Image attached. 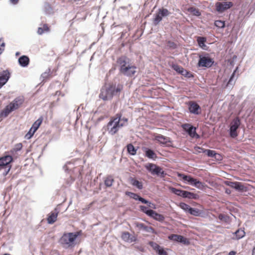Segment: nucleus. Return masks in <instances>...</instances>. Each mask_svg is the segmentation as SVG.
Masks as SVG:
<instances>
[{
  "label": "nucleus",
  "mask_w": 255,
  "mask_h": 255,
  "mask_svg": "<svg viewBox=\"0 0 255 255\" xmlns=\"http://www.w3.org/2000/svg\"><path fill=\"white\" fill-rule=\"evenodd\" d=\"M123 89V85L118 84L116 85V84H112L105 88H102L99 97L105 101L110 100L114 96L119 97Z\"/></svg>",
  "instance_id": "2"
},
{
  "label": "nucleus",
  "mask_w": 255,
  "mask_h": 255,
  "mask_svg": "<svg viewBox=\"0 0 255 255\" xmlns=\"http://www.w3.org/2000/svg\"><path fill=\"white\" fill-rule=\"evenodd\" d=\"M252 255H255V246L253 249Z\"/></svg>",
  "instance_id": "60"
},
{
  "label": "nucleus",
  "mask_w": 255,
  "mask_h": 255,
  "mask_svg": "<svg viewBox=\"0 0 255 255\" xmlns=\"http://www.w3.org/2000/svg\"><path fill=\"white\" fill-rule=\"evenodd\" d=\"M24 102V98L22 96L16 97L9 105L15 111L20 107Z\"/></svg>",
  "instance_id": "18"
},
{
  "label": "nucleus",
  "mask_w": 255,
  "mask_h": 255,
  "mask_svg": "<svg viewBox=\"0 0 255 255\" xmlns=\"http://www.w3.org/2000/svg\"><path fill=\"white\" fill-rule=\"evenodd\" d=\"M137 67L134 64L131 63L128 67H125L124 70L120 72L121 74L128 77H132L136 72Z\"/></svg>",
  "instance_id": "16"
},
{
  "label": "nucleus",
  "mask_w": 255,
  "mask_h": 255,
  "mask_svg": "<svg viewBox=\"0 0 255 255\" xmlns=\"http://www.w3.org/2000/svg\"><path fill=\"white\" fill-rule=\"evenodd\" d=\"M188 110L191 114L199 115L201 113V108L200 105L194 101H190L188 103Z\"/></svg>",
  "instance_id": "17"
},
{
  "label": "nucleus",
  "mask_w": 255,
  "mask_h": 255,
  "mask_svg": "<svg viewBox=\"0 0 255 255\" xmlns=\"http://www.w3.org/2000/svg\"><path fill=\"white\" fill-rule=\"evenodd\" d=\"M9 78L10 73L7 70L0 72V89L7 83Z\"/></svg>",
  "instance_id": "21"
},
{
  "label": "nucleus",
  "mask_w": 255,
  "mask_h": 255,
  "mask_svg": "<svg viewBox=\"0 0 255 255\" xmlns=\"http://www.w3.org/2000/svg\"><path fill=\"white\" fill-rule=\"evenodd\" d=\"M42 121L43 118L42 117H40L33 124L30 128L33 129L34 131H36L41 125Z\"/></svg>",
  "instance_id": "38"
},
{
  "label": "nucleus",
  "mask_w": 255,
  "mask_h": 255,
  "mask_svg": "<svg viewBox=\"0 0 255 255\" xmlns=\"http://www.w3.org/2000/svg\"><path fill=\"white\" fill-rule=\"evenodd\" d=\"M51 75V69L50 68H48L46 70L45 72L41 74L40 76V79H41L42 80L41 82L44 83L46 81V80L49 78Z\"/></svg>",
  "instance_id": "35"
},
{
  "label": "nucleus",
  "mask_w": 255,
  "mask_h": 255,
  "mask_svg": "<svg viewBox=\"0 0 255 255\" xmlns=\"http://www.w3.org/2000/svg\"><path fill=\"white\" fill-rule=\"evenodd\" d=\"M156 252L159 255H168V253L165 251L164 249L161 247Z\"/></svg>",
  "instance_id": "52"
},
{
  "label": "nucleus",
  "mask_w": 255,
  "mask_h": 255,
  "mask_svg": "<svg viewBox=\"0 0 255 255\" xmlns=\"http://www.w3.org/2000/svg\"><path fill=\"white\" fill-rule=\"evenodd\" d=\"M13 159L12 156L9 153L8 155H5L0 157V165L4 167L6 166H11L10 163L13 162Z\"/></svg>",
  "instance_id": "19"
},
{
  "label": "nucleus",
  "mask_w": 255,
  "mask_h": 255,
  "mask_svg": "<svg viewBox=\"0 0 255 255\" xmlns=\"http://www.w3.org/2000/svg\"><path fill=\"white\" fill-rule=\"evenodd\" d=\"M187 10L188 12L191 13L193 15L196 16H199L201 15L199 9L194 6L189 7L187 9Z\"/></svg>",
  "instance_id": "40"
},
{
  "label": "nucleus",
  "mask_w": 255,
  "mask_h": 255,
  "mask_svg": "<svg viewBox=\"0 0 255 255\" xmlns=\"http://www.w3.org/2000/svg\"><path fill=\"white\" fill-rule=\"evenodd\" d=\"M166 46L169 49H175L177 47V45L176 43L170 40H168L167 41Z\"/></svg>",
  "instance_id": "48"
},
{
  "label": "nucleus",
  "mask_w": 255,
  "mask_h": 255,
  "mask_svg": "<svg viewBox=\"0 0 255 255\" xmlns=\"http://www.w3.org/2000/svg\"><path fill=\"white\" fill-rule=\"evenodd\" d=\"M117 63L118 65L120 73L124 70L125 67H128V65L131 64L130 59L125 55L118 57L117 59Z\"/></svg>",
  "instance_id": "14"
},
{
  "label": "nucleus",
  "mask_w": 255,
  "mask_h": 255,
  "mask_svg": "<svg viewBox=\"0 0 255 255\" xmlns=\"http://www.w3.org/2000/svg\"><path fill=\"white\" fill-rule=\"evenodd\" d=\"M155 139L160 144L167 146H170L169 143H172V140L170 137L164 136L160 134L155 136Z\"/></svg>",
  "instance_id": "20"
},
{
  "label": "nucleus",
  "mask_w": 255,
  "mask_h": 255,
  "mask_svg": "<svg viewBox=\"0 0 255 255\" xmlns=\"http://www.w3.org/2000/svg\"><path fill=\"white\" fill-rule=\"evenodd\" d=\"M114 179L111 176H108L105 180V184L107 187H110L112 186Z\"/></svg>",
  "instance_id": "46"
},
{
  "label": "nucleus",
  "mask_w": 255,
  "mask_h": 255,
  "mask_svg": "<svg viewBox=\"0 0 255 255\" xmlns=\"http://www.w3.org/2000/svg\"><path fill=\"white\" fill-rule=\"evenodd\" d=\"M206 40H207V39L205 37L198 36L197 37V41L198 46L203 50H207V46L205 44V42H206Z\"/></svg>",
  "instance_id": "28"
},
{
  "label": "nucleus",
  "mask_w": 255,
  "mask_h": 255,
  "mask_svg": "<svg viewBox=\"0 0 255 255\" xmlns=\"http://www.w3.org/2000/svg\"><path fill=\"white\" fill-rule=\"evenodd\" d=\"M22 144L21 143H17L14 145V147L8 152V153L12 156H14L17 151H20L22 149Z\"/></svg>",
  "instance_id": "36"
},
{
  "label": "nucleus",
  "mask_w": 255,
  "mask_h": 255,
  "mask_svg": "<svg viewBox=\"0 0 255 255\" xmlns=\"http://www.w3.org/2000/svg\"><path fill=\"white\" fill-rule=\"evenodd\" d=\"M5 46V43L4 42H2L1 44H0V47L2 48H3V47H4Z\"/></svg>",
  "instance_id": "61"
},
{
  "label": "nucleus",
  "mask_w": 255,
  "mask_h": 255,
  "mask_svg": "<svg viewBox=\"0 0 255 255\" xmlns=\"http://www.w3.org/2000/svg\"><path fill=\"white\" fill-rule=\"evenodd\" d=\"M241 125V121L238 117H236L230 124L229 133L232 138H235L238 135L237 130Z\"/></svg>",
  "instance_id": "10"
},
{
  "label": "nucleus",
  "mask_w": 255,
  "mask_h": 255,
  "mask_svg": "<svg viewBox=\"0 0 255 255\" xmlns=\"http://www.w3.org/2000/svg\"><path fill=\"white\" fill-rule=\"evenodd\" d=\"M128 153L131 155H135L136 154L137 149L131 143L128 144L127 145Z\"/></svg>",
  "instance_id": "34"
},
{
  "label": "nucleus",
  "mask_w": 255,
  "mask_h": 255,
  "mask_svg": "<svg viewBox=\"0 0 255 255\" xmlns=\"http://www.w3.org/2000/svg\"><path fill=\"white\" fill-rule=\"evenodd\" d=\"M181 127L191 137L197 139L200 138V135L196 132V128L192 124L188 123L183 124L181 125Z\"/></svg>",
  "instance_id": "11"
},
{
  "label": "nucleus",
  "mask_w": 255,
  "mask_h": 255,
  "mask_svg": "<svg viewBox=\"0 0 255 255\" xmlns=\"http://www.w3.org/2000/svg\"><path fill=\"white\" fill-rule=\"evenodd\" d=\"M150 217L160 222H163L165 219V217L163 215L158 214L154 210L153 211Z\"/></svg>",
  "instance_id": "31"
},
{
  "label": "nucleus",
  "mask_w": 255,
  "mask_h": 255,
  "mask_svg": "<svg viewBox=\"0 0 255 255\" xmlns=\"http://www.w3.org/2000/svg\"><path fill=\"white\" fill-rule=\"evenodd\" d=\"M214 25L218 28H224L225 27V21L221 20L215 21Z\"/></svg>",
  "instance_id": "45"
},
{
  "label": "nucleus",
  "mask_w": 255,
  "mask_h": 255,
  "mask_svg": "<svg viewBox=\"0 0 255 255\" xmlns=\"http://www.w3.org/2000/svg\"><path fill=\"white\" fill-rule=\"evenodd\" d=\"M214 59L210 56L209 54L206 53L199 56L197 67L209 68L214 65Z\"/></svg>",
  "instance_id": "6"
},
{
  "label": "nucleus",
  "mask_w": 255,
  "mask_h": 255,
  "mask_svg": "<svg viewBox=\"0 0 255 255\" xmlns=\"http://www.w3.org/2000/svg\"><path fill=\"white\" fill-rule=\"evenodd\" d=\"M59 212V210L57 208H55L54 211L49 214L47 219L49 224H52L56 221Z\"/></svg>",
  "instance_id": "23"
},
{
  "label": "nucleus",
  "mask_w": 255,
  "mask_h": 255,
  "mask_svg": "<svg viewBox=\"0 0 255 255\" xmlns=\"http://www.w3.org/2000/svg\"><path fill=\"white\" fill-rule=\"evenodd\" d=\"M136 226L140 229H142L147 233H151L154 234H156V232L152 227L146 226L143 223H137Z\"/></svg>",
  "instance_id": "26"
},
{
  "label": "nucleus",
  "mask_w": 255,
  "mask_h": 255,
  "mask_svg": "<svg viewBox=\"0 0 255 255\" xmlns=\"http://www.w3.org/2000/svg\"><path fill=\"white\" fill-rule=\"evenodd\" d=\"M145 169L153 175H156L160 178H164L167 173L160 166L152 163H148L144 166Z\"/></svg>",
  "instance_id": "5"
},
{
  "label": "nucleus",
  "mask_w": 255,
  "mask_h": 255,
  "mask_svg": "<svg viewBox=\"0 0 255 255\" xmlns=\"http://www.w3.org/2000/svg\"><path fill=\"white\" fill-rule=\"evenodd\" d=\"M49 30L47 24H44L43 27H38L37 32L39 35H42L45 31H48Z\"/></svg>",
  "instance_id": "44"
},
{
  "label": "nucleus",
  "mask_w": 255,
  "mask_h": 255,
  "mask_svg": "<svg viewBox=\"0 0 255 255\" xmlns=\"http://www.w3.org/2000/svg\"><path fill=\"white\" fill-rule=\"evenodd\" d=\"M10 255V254H7V253H5V254H4V255Z\"/></svg>",
  "instance_id": "64"
},
{
  "label": "nucleus",
  "mask_w": 255,
  "mask_h": 255,
  "mask_svg": "<svg viewBox=\"0 0 255 255\" xmlns=\"http://www.w3.org/2000/svg\"><path fill=\"white\" fill-rule=\"evenodd\" d=\"M218 219L220 221H223L226 223H230L231 222L230 217L223 214H220L218 216Z\"/></svg>",
  "instance_id": "43"
},
{
  "label": "nucleus",
  "mask_w": 255,
  "mask_h": 255,
  "mask_svg": "<svg viewBox=\"0 0 255 255\" xmlns=\"http://www.w3.org/2000/svg\"><path fill=\"white\" fill-rule=\"evenodd\" d=\"M168 239L178 243L182 244L184 245H189L190 244V242L188 239L180 235H170L168 236Z\"/></svg>",
  "instance_id": "15"
},
{
  "label": "nucleus",
  "mask_w": 255,
  "mask_h": 255,
  "mask_svg": "<svg viewBox=\"0 0 255 255\" xmlns=\"http://www.w3.org/2000/svg\"><path fill=\"white\" fill-rule=\"evenodd\" d=\"M10 3L13 5L17 4L19 1V0H9Z\"/></svg>",
  "instance_id": "55"
},
{
  "label": "nucleus",
  "mask_w": 255,
  "mask_h": 255,
  "mask_svg": "<svg viewBox=\"0 0 255 255\" xmlns=\"http://www.w3.org/2000/svg\"><path fill=\"white\" fill-rule=\"evenodd\" d=\"M12 111H13V110L8 104L4 108V109L2 111L0 112V116L6 117Z\"/></svg>",
  "instance_id": "32"
},
{
  "label": "nucleus",
  "mask_w": 255,
  "mask_h": 255,
  "mask_svg": "<svg viewBox=\"0 0 255 255\" xmlns=\"http://www.w3.org/2000/svg\"><path fill=\"white\" fill-rule=\"evenodd\" d=\"M128 119L122 118V114L118 113L115 116L112 117L107 125L108 133L113 135L119 130L120 128L127 125Z\"/></svg>",
  "instance_id": "1"
},
{
  "label": "nucleus",
  "mask_w": 255,
  "mask_h": 255,
  "mask_svg": "<svg viewBox=\"0 0 255 255\" xmlns=\"http://www.w3.org/2000/svg\"><path fill=\"white\" fill-rule=\"evenodd\" d=\"M234 237H233L234 240H239L243 238L245 236V232L242 229H238L233 233Z\"/></svg>",
  "instance_id": "29"
},
{
  "label": "nucleus",
  "mask_w": 255,
  "mask_h": 255,
  "mask_svg": "<svg viewBox=\"0 0 255 255\" xmlns=\"http://www.w3.org/2000/svg\"><path fill=\"white\" fill-rule=\"evenodd\" d=\"M194 149L196 151L195 153H205V151L204 150H206V149L200 147V146H195L194 148Z\"/></svg>",
  "instance_id": "53"
},
{
  "label": "nucleus",
  "mask_w": 255,
  "mask_h": 255,
  "mask_svg": "<svg viewBox=\"0 0 255 255\" xmlns=\"http://www.w3.org/2000/svg\"><path fill=\"white\" fill-rule=\"evenodd\" d=\"M171 68L175 71L177 73L182 74V72H183V70L184 68H183L182 66L178 65L177 64H172L170 65Z\"/></svg>",
  "instance_id": "41"
},
{
  "label": "nucleus",
  "mask_w": 255,
  "mask_h": 255,
  "mask_svg": "<svg viewBox=\"0 0 255 255\" xmlns=\"http://www.w3.org/2000/svg\"><path fill=\"white\" fill-rule=\"evenodd\" d=\"M130 181L132 185L136 187L139 190H141L143 188V184L142 182L133 178H131Z\"/></svg>",
  "instance_id": "39"
},
{
  "label": "nucleus",
  "mask_w": 255,
  "mask_h": 255,
  "mask_svg": "<svg viewBox=\"0 0 255 255\" xmlns=\"http://www.w3.org/2000/svg\"><path fill=\"white\" fill-rule=\"evenodd\" d=\"M225 184L239 192H245L248 191V187L245 186L242 183L237 181H226Z\"/></svg>",
  "instance_id": "12"
},
{
  "label": "nucleus",
  "mask_w": 255,
  "mask_h": 255,
  "mask_svg": "<svg viewBox=\"0 0 255 255\" xmlns=\"http://www.w3.org/2000/svg\"><path fill=\"white\" fill-rule=\"evenodd\" d=\"M3 50H4V48H2L0 47V54L2 53V52H3Z\"/></svg>",
  "instance_id": "62"
},
{
  "label": "nucleus",
  "mask_w": 255,
  "mask_h": 255,
  "mask_svg": "<svg viewBox=\"0 0 255 255\" xmlns=\"http://www.w3.org/2000/svg\"><path fill=\"white\" fill-rule=\"evenodd\" d=\"M148 244L150 245V246L151 247H152V249L154 250H155V251H156L158 249H159L160 248V247L157 243H155L154 242H152V241L149 242Z\"/></svg>",
  "instance_id": "51"
},
{
  "label": "nucleus",
  "mask_w": 255,
  "mask_h": 255,
  "mask_svg": "<svg viewBox=\"0 0 255 255\" xmlns=\"http://www.w3.org/2000/svg\"><path fill=\"white\" fill-rule=\"evenodd\" d=\"M139 210L142 213L145 214L146 215H147L149 217H150L152 212L153 210L149 209L147 207L143 206V205H140L139 206Z\"/></svg>",
  "instance_id": "37"
},
{
  "label": "nucleus",
  "mask_w": 255,
  "mask_h": 255,
  "mask_svg": "<svg viewBox=\"0 0 255 255\" xmlns=\"http://www.w3.org/2000/svg\"><path fill=\"white\" fill-rule=\"evenodd\" d=\"M79 235L78 232L64 233L60 239L59 243L65 248L72 247Z\"/></svg>",
  "instance_id": "4"
},
{
  "label": "nucleus",
  "mask_w": 255,
  "mask_h": 255,
  "mask_svg": "<svg viewBox=\"0 0 255 255\" xmlns=\"http://www.w3.org/2000/svg\"><path fill=\"white\" fill-rule=\"evenodd\" d=\"M204 151H205V153L207 156L209 157H214L218 160H221L222 159L221 155L215 150L206 149V150H204Z\"/></svg>",
  "instance_id": "24"
},
{
  "label": "nucleus",
  "mask_w": 255,
  "mask_h": 255,
  "mask_svg": "<svg viewBox=\"0 0 255 255\" xmlns=\"http://www.w3.org/2000/svg\"><path fill=\"white\" fill-rule=\"evenodd\" d=\"M11 168V166H6L4 167H3L1 169H3L4 171L2 173V174L3 176H6L8 173L9 172L10 169Z\"/></svg>",
  "instance_id": "54"
},
{
  "label": "nucleus",
  "mask_w": 255,
  "mask_h": 255,
  "mask_svg": "<svg viewBox=\"0 0 255 255\" xmlns=\"http://www.w3.org/2000/svg\"><path fill=\"white\" fill-rule=\"evenodd\" d=\"M225 193L227 194H230L231 193V191L229 189H226Z\"/></svg>",
  "instance_id": "59"
},
{
  "label": "nucleus",
  "mask_w": 255,
  "mask_h": 255,
  "mask_svg": "<svg viewBox=\"0 0 255 255\" xmlns=\"http://www.w3.org/2000/svg\"><path fill=\"white\" fill-rule=\"evenodd\" d=\"M126 194L130 198L134 199L136 201H138L141 202V203L144 200V198H142L140 196H139L138 194L131 192L129 191H127L126 192Z\"/></svg>",
  "instance_id": "30"
},
{
  "label": "nucleus",
  "mask_w": 255,
  "mask_h": 255,
  "mask_svg": "<svg viewBox=\"0 0 255 255\" xmlns=\"http://www.w3.org/2000/svg\"><path fill=\"white\" fill-rule=\"evenodd\" d=\"M178 176L182 178V179L186 183L193 186L198 189L203 190L207 186L204 183L200 181L191 175L178 173Z\"/></svg>",
  "instance_id": "3"
},
{
  "label": "nucleus",
  "mask_w": 255,
  "mask_h": 255,
  "mask_svg": "<svg viewBox=\"0 0 255 255\" xmlns=\"http://www.w3.org/2000/svg\"><path fill=\"white\" fill-rule=\"evenodd\" d=\"M20 54V53L19 52H16V53H15V55L16 56H18Z\"/></svg>",
  "instance_id": "63"
},
{
  "label": "nucleus",
  "mask_w": 255,
  "mask_h": 255,
  "mask_svg": "<svg viewBox=\"0 0 255 255\" xmlns=\"http://www.w3.org/2000/svg\"><path fill=\"white\" fill-rule=\"evenodd\" d=\"M29 58L26 55L20 56L18 60L19 64L22 67H27L29 63Z\"/></svg>",
  "instance_id": "27"
},
{
  "label": "nucleus",
  "mask_w": 255,
  "mask_h": 255,
  "mask_svg": "<svg viewBox=\"0 0 255 255\" xmlns=\"http://www.w3.org/2000/svg\"><path fill=\"white\" fill-rule=\"evenodd\" d=\"M171 14V12L166 8L162 7L158 9L157 12L154 14V17L153 19V24L157 26L162 20L163 17L168 16Z\"/></svg>",
  "instance_id": "9"
},
{
  "label": "nucleus",
  "mask_w": 255,
  "mask_h": 255,
  "mask_svg": "<svg viewBox=\"0 0 255 255\" xmlns=\"http://www.w3.org/2000/svg\"><path fill=\"white\" fill-rule=\"evenodd\" d=\"M170 191L172 193L184 198L189 199H197L199 198L198 194L189 191L178 189L174 187L171 188Z\"/></svg>",
  "instance_id": "7"
},
{
  "label": "nucleus",
  "mask_w": 255,
  "mask_h": 255,
  "mask_svg": "<svg viewBox=\"0 0 255 255\" xmlns=\"http://www.w3.org/2000/svg\"><path fill=\"white\" fill-rule=\"evenodd\" d=\"M237 79V77L235 79V77L234 76V75H231L226 85V88H228L229 89H232L235 84Z\"/></svg>",
  "instance_id": "33"
},
{
  "label": "nucleus",
  "mask_w": 255,
  "mask_h": 255,
  "mask_svg": "<svg viewBox=\"0 0 255 255\" xmlns=\"http://www.w3.org/2000/svg\"><path fill=\"white\" fill-rule=\"evenodd\" d=\"M142 150L144 152L145 156L149 159L155 160L157 158L156 153L151 148L146 147H143L142 148Z\"/></svg>",
  "instance_id": "22"
},
{
  "label": "nucleus",
  "mask_w": 255,
  "mask_h": 255,
  "mask_svg": "<svg viewBox=\"0 0 255 255\" xmlns=\"http://www.w3.org/2000/svg\"><path fill=\"white\" fill-rule=\"evenodd\" d=\"M68 164H70V163H67L66 164H65L64 166H63V169L65 170V171L66 172H67L68 170V167H67V165Z\"/></svg>",
  "instance_id": "56"
},
{
  "label": "nucleus",
  "mask_w": 255,
  "mask_h": 255,
  "mask_svg": "<svg viewBox=\"0 0 255 255\" xmlns=\"http://www.w3.org/2000/svg\"><path fill=\"white\" fill-rule=\"evenodd\" d=\"M179 207L185 213H189L196 217H202L204 213L203 211L197 208L191 207L189 205L184 202L180 203Z\"/></svg>",
  "instance_id": "8"
},
{
  "label": "nucleus",
  "mask_w": 255,
  "mask_h": 255,
  "mask_svg": "<svg viewBox=\"0 0 255 255\" xmlns=\"http://www.w3.org/2000/svg\"><path fill=\"white\" fill-rule=\"evenodd\" d=\"M142 203L145 204L147 205L148 208H150L153 209H156V206L154 203L150 202L149 200L144 199L143 201H142Z\"/></svg>",
  "instance_id": "47"
},
{
  "label": "nucleus",
  "mask_w": 255,
  "mask_h": 255,
  "mask_svg": "<svg viewBox=\"0 0 255 255\" xmlns=\"http://www.w3.org/2000/svg\"><path fill=\"white\" fill-rule=\"evenodd\" d=\"M236 252L235 251H232L229 252L228 255H236Z\"/></svg>",
  "instance_id": "58"
},
{
  "label": "nucleus",
  "mask_w": 255,
  "mask_h": 255,
  "mask_svg": "<svg viewBox=\"0 0 255 255\" xmlns=\"http://www.w3.org/2000/svg\"><path fill=\"white\" fill-rule=\"evenodd\" d=\"M122 238L124 241L129 243L134 242L136 240L135 237L128 232L123 233Z\"/></svg>",
  "instance_id": "25"
},
{
  "label": "nucleus",
  "mask_w": 255,
  "mask_h": 255,
  "mask_svg": "<svg viewBox=\"0 0 255 255\" xmlns=\"http://www.w3.org/2000/svg\"><path fill=\"white\" fill-rule=\"evenodd\" d=\"M233 6V3L231 1H222L217 2L215 4L216 10L219 13H223L226 10L230 9Z\"/></svg>",
  "instance_id": "13"
},
{
  "label": "nucleus",
  "mask_w": 255,
  "mask_h": 255,
  "mask_svg": "<svg viewBox=\"0 0 255 255\" xmlns=\"http://www.w3.org/2000/svg\"><path fill=\"white\" fill-rule=\"evenodd\" d=\"M44 12L46 14H51L53 13V9L51 5L46 2L44 5Z\"/></svg>",
  "instance_id": "42"
},
{
  "label": "nucleus",
  "mask_w": 255,
  "mask_h": 255,
  "mask_svg": "<svg viewBox=\"0 0 255 255\" xmlns=\"http://www.w3.org/2000/svg\"><path fill=\"white\" fill-rule=\"evenodd\" d=\"M35 131H34L33 129L30 128L29 131L28 132L25 134V138L26 139H30L32 136L33 135Z\"/></svg>",
  "instance_id": "50"
},
{
  "label": "nucleus",
  "mask_w": 255,
  "mask_h": 255,
  "mask_svg": "<svg viewBox=\"0 0 255 255\" xmlns=\"http://www.w3.org/2000/svg\"><path fill=\"white\" fill-rule=\"evenodd\" d=\"M181 75L184 76L185 77L188 78H193L194 77L193 74L191 72L187 71L185 69L183 70V72Z\"/></svg>",
  "instance_id": "49"
},
{
  "label": "nucleus",
  "mask_w": 255,
  "mask_h": 255,
  "mask_svg": "<svg viewBox=\"0 0 255 255\" xmlns=\"http://www.w3.org/2000/svg\"><path fill=\"white\" fill-rule=\"evenodd\" d=\"M238 67H237L236 68V69L234 70V71H233V73H232L231 75H234V76H235H235H236V73L237 71H238Z\"/></svg>",
  "instance_id": "57"
}]
</instances>
